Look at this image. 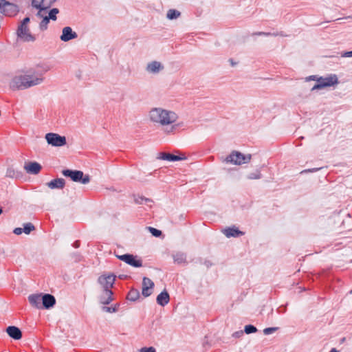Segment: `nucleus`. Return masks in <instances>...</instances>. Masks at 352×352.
Wrapping results in <instances>:
<instances>
[{
  "label": "nucleus",
  "mask_w": 352,
  "mask_h": 352,
  "mask_svg": "<svg viewBox=\"0 0 352 352\" xmlns=\"http://www.w3.org/2000/svg\"><path fill=\"white\" fill-rule=\"evenodd\" d=\"M148 117L150 122L166 136L178 133L184 126V122L179 121V114L170 109L153 107L148 111Z\"/></svg>",
  "instance_id": "nucleus-1"
},
{
  "label": "nucleus",
  "mask_w": 352,
  "mask_h": 352,
  "mask_svg": "<svg viewBox=\"0 0 352 352\" xmlns=\"http://www.w3.org/2000/svg\"><path fill=\"white\" fill-rule=\"evenodd\" d=\"M50 69V67L47 65H38L24 74L14 77L10 86L13 89H25L40 85L43 82L44 74Z\"/></svg>",
  "instance_id": "nucleus-2"
},
{
  "label": "nucleus",
  "mask_w": 352,
  "mask_h": 352,
  "mask_svg": "<svg viewBox=\"0 0 352 352\" xmlns=\"http://www.w3.org/2000/svg\"><path fill=\"white\" fill-rule=\"evenodd\" d=\"M29 22V17L24 18L17 30L18 37L26 42L34 41L35 40V36L30 33V29L28 27Z\"/></svg>",
  "instance_id": "nucleus-3"
},
{
  "label": "nucleus",
  "mask_w": 352,
  "mask_h": 352,
  "mask_svg": "<svg viewBox=\"0 0 352 352\" xmlns=\"http://www.w3.org/2000/svg\"><path fill=\"white\" fill-rule=\"evenodd\" d=\"M251 155H243L238 151H233L226 158L227 163H232L236 165H241L248 163L251 160Z\"/></svg>",
  "instance_id": "nucleus-4"
},
{
  "label": "nucleus",
  "mask_w": 352,
  "mask_h": 352,
  "mask_svg": "<svg viewBox=\"0 0 352 352\" xmlns=\"http://www.w3.org/2000/svg\"><path fill=\"white\" fill-rule=\"evenodd\" d=\"M62 173L64 176L70 177L74 182H79L83 184L89 183L90 181L89 176L84 175L83 173L80 170H72L67 169L63 170Z\"/></svg>",
  "instance_id": "nucleus-5"
},
{
  "label": "nucleus",
  "mask_w": 352,
  "mask_h": 352,
  "mask_svg": "<svg viewBox=\"0 0 352 352\" xmlns=\"http://www.w3.org/2000/svg\"><path fill=\"white\" fill-rule=\"evenodd\" d=\"M116 278V276L113 274H102L98 277V283L103 290H111L115 283Z\"/></svg>",
  "instance_id": "nucleus-6"
},
{
  "label": "nucleus",
  "mask_w": 352,
  "mask_h": 352,
  "mask_svg": "<svg viewBox=\"0 0 352 352\" xmlns=\"http://www.w3.org/2000/svg\"><path fill=\"white\" fill-rule=\"evenodd\" d=\"M45 140L49 144L53 146H62L66 144L67 141L65 136L57 133H49L45 135Z\"/></svg>",
  "instance_id": "nucleus-7"
},
{
  "label": "nucleus",
  "mask_w": 352,
  "mask_h": 352,
  "mask_svg": "<svg viewBox=\"0 0 352 352\" xmlns=\"http://www.w3.org/2000/svg\"><path fill=\"white\" fill-rule=\"evenodd\" d=\"M338 80L336 75H332L327 78H320L318 83L314 85L312 89H321L325 87H330L338 84Z\"/></svg>",
  "instance_id": "nucleus-8"
},
{
  "label": "nucleus",
  "mask_w": 352,
  "mask_h": 352,
  "mask_svg": "<svg viewBox=\"0 0 352 352\" xmlns=\"http://www.w3.org/2000/svg\"><path fill=\"white\" fill-rule=\"evenodd\" d=\"M56 1V0H32V6L39 10L38 16L42 17V11L50 8Z\"/></svg>",
  "instance_id": "nucleus-9"
},
{
  "label": "nucleus",
  "mask_w": 352,
  "mask_h": 352,
  "mask_svg": "<svg viewBox=\"0 0 352 352\" xmlns=\"http://www.w3.org/2000/svg\"><path fill=\"white\" fill-rule=\"evenodd\" d=\"M118 258L125 262L126 263L135 267H140L142 265V261L141 259L138 258L137 256H133V254H123L117 256Z\"/></svg>",
  "instance_id": "nucleus-10"
},
{
  "label": "nucleus",
  "mask_w": 352,
  "mask_h": 352,
  "mask_svg": "<svg viewBox=\"0 0 352 352\" xmlns=\"http://www.w3.org/2000/svg\"><path fill=\"white\" fill-rule=\"evenodd\" d=\"M0 12L6 16H14L18 12V7L17 6L5 0V3H3Z\"/></svg>",
  "instance_id": "nucleus-11"
},
{
  "label": "nucleus",
  "mask_w": 352,
  "mask_h": 352,
  "mask_svg": "<svg viewBox=\"0 0 352 352\" xmlns=\"http://www.w3.org/2000/svg\"><path fill=\"white\" fill-rule=\"evenodd\" d=\"M154 287L153 282L148 278L144 277L142 281V295L145 297L149 296Z\"/></svg>",
  "instance_id": "nucleus-12"
},
{
  "label": "nucleus",
  "mask_w": 352,
  "mask_h": 352,
  "mask_svg": "<svg viewBox=\"0 0 352 352\" xmlns=\"http://www.w3.org/2000/svg\"><path fill=\"white\" fill-rule=\"evenodd\" d=\"M41 164L36 162H30L25 163L24 165L25 170L30 174L36 175L41 171Z\"/></svg>",
  "instance_id": "nucleus-13"
},
{
  "label": "nucleus",
  "mask_w": 352,
  "mask_h": 352,
  "mask_svg": "<svg viewBox=\"0 0 352 352\" xmlns=\"http://www.w3.org/2000/svg\"><path fill=\"white\" fill-rule=\"evenodd\" d=\"M77 36V34L70 27H65L63 29L60 40L66 42L76 38Z\"/></svg>",
  "instance_id": "nucleus-14"
},
{
  "label": "nucleus",
  "mask_w": 352,
  "mask_h": 352,
  "mask_svg": "<svg viewBox=\"0 0 352 352\" xmlns=\"http://www.w3.org/2000/svg\"><path fill=\"white\" fill-rule=\"evenodd\" d=\"M28 300L32 307L37 309H42L43 295L41 294L30 295Z\"/></svg>",
  "instance_id": "nucleus-15"
},
{
  "label": "nucleus",
  "mask_w": 352,
  "mask_h": 352,
  "mask_svg": "<svg viewBox=\"0 0 352 352\" xmlns=\"http://www.w3.org/2000/svg\"><path fill=\"white\" fill-rule=\"evenodd\" d=\"M158 158L163 160L173 162L185 160L186 157L184 155H182V156H179L168 153H160L159 154Z\"/></svg>",
  "instance_id": "nucleus-16"
},
{
  "label": "nucleus",
  "mask_w": 352,
  "mask_h": 352,
  "mask_svg": "<svg viewBox=\"0 0 352 352\" xmlns=\"http://www.w3.org/2000/svg\"><path fill=\"white\" fill-rule=\"evenodd\" d=\"M56 303L55 298L51 294L43 295L42 309H50Z\"/></svg>",
  "instance_id": "nucleus-17"
},
{
  "label": "nucleus",
  "mask_w": 352,
  "mask_h": 352,
  "mask_svg": "<svg viewBox=\"0 0 352 352\" xmlns=\"http://www.w3.org/2000/svg\"><path fill=\"white\" fill-rule=\"evenodd\" d=\"M8 334L15 340H19L22 337L21 330L14 326L8 327L6 329Z\"/></svg>",
  "instance_id": "nucleus-18"
},
{
  "label": "nucleus",
  "mask_w": 352,
  "mask_h": 352,
  "mask_svg": "<svg viewBox=\"0 0 352 352\" xmlns=\"http://www.w3.org/2000/svg\"><path fill=\"white\" fill-rule=\"evenodd\" d=\"M113 292L111 290H103L102 294L100 297V301L103 305H108L113 301Z\"/></svg>",
  "instance_id": "nucleus-19"
},
{
  "label": "nucleus",
  "mask_w": 352,
  "mask_h": 352,
  "mask_svg": "<svg viewBox=\"0 0 352 352\" xmlns=\"http://www.w3.org/2000/svg\"><path fill=\"white\" fill-rule=\"evenodd\" d=\"M65 182L63 179L57 178V179H53V180L50 181V182H48L47 184V186L51 189H54V188L61 189L65 186Z\"/></svg>",
  "instance_id": "nucleus-20"
},
{
  "label": "nucleus",
  "mask_w": 352,
  "mask_h": 352,
  "mask_svg": "<svg viewBox=\"0 0 352 352\" xmlns=\"http://www.w3.org/2000/svg\"><path fill=\"white\" fill-rule=\"evenodd\" d=\"M170 297L167 292H161L157 297V302L161 306H165L169 302Z\"/></svg>",
  "instance_id": "nucleus-21"
},
{
  "label": "nucleus",
  "mask_w": 352,
  "mask_h": 352,
  "mask_svg": "<svg viewBox=\"0 0 352 352\" xmlns=\"http://www.w3.org/2000/svg\"><path fill=\"white\" fill-rule=\"evenodd\" d=\"M162 69V65L157 61H153L147 65V70L151 73H157Z\"/></svg>",
  "instance_id": "nucleus-22"
},
{
  "label": "nucleus",
  "mask_w": 352,
  "mask_h": 352,
  "mask_svg": "<svg viewBox=\"0 0 352 352\" xmlns=\"http://www.w3.org/2000/svg\"><path fill=\"white\" fill-rule=\"evenodd\" d=\"M223 233L227 237H231V236H238L240 235L243 234L242 232L239 230L237 228H229L227 229H225L223 231Z\"/></svg>",
  "instance_id": "nucleus-23"
},
{
  "label": "nucleus",
  "mask_w": 352,
  "mask_h": 352,
  "mask_svg": "<svg viewBox=\"0 0 352 352\" xmlns=\"http://www.w3.org/2000/svg\"><path fill=\"white\" fill-rule=\"evenodd\" d=\"M174 262L177 264H185L186 263V256L184 253L177 252L173 256Z\"/></svg>",
  "instance_id": "nucleus-24"
},
{
  "label": "nucleus",
  "mask_w": 352,
  "mask_h": 352,
  "mask_svg": "<svg viewBox=\"0 0 352 352\" xmlns=\"http://www.w3.org/2000/svg\"><path fill=\"white\" fill-rule=\"evenodd\" d=\"M180 16V12L178 10L170 9L167 12V17L169 19H175Z\"/></svg>",
  "instance_id": "nucleus-25"
},
{
  "label": "nucleus",
  "mask_w": 352,
  "mask_h": 352,
  "mask_svg": "<svg viewBox=\"0 0 352 352\" xmlns=\"http://www.w3.org/2000/svg\"><path fill=\"white\" fill-rule=\"evenodd\" d=\"M139 293L136 289H131L127 295V299L131 301H135L138 299Z\"/></svg>",
  "instance_id": "nucleus-26"
},
{
  "label": "nucleus",
  "mask_w": 352,
  "mask_h": 352,
  "mask_svg": "<svg viewBox=\"0 0 352 352\" xmlns=\"http://www.w3.org/2000/svg\"><path fill=\"white\" fill-rule=\"evenodd\" d=\"M58 12H59L58 9H57V8H53V9H52V10L50 11V12H49V14H48V16H47V18H48L49 19H52V20H53V21H55V20H56V14H57Z\"/></svg>",
  "instance_id": "nucleus-27"
},
{
  "label": "nucleus",
  "mask_w": 352,
  "mask_h": 352,
  "mask_svg": "<svg viewBox=\"0 0 352 352\" xmlns=\"http://www.w3.org/2000/svg\"><path fill=\"white\" fill-rule=\"evenodd\" d=\"M50 20L47 16H44L41 22L40 23V29L41 30H45L47 28Z\"/></svg>",
  "instance_id": "nucleus-28"
},
{
  "label": "nucleus",
  "mask_w": 352,
  "mask_h": 352,
  "mask_svg": "<svg viewBox=\"0 0 352 352\" xmlns=\"http://www.w3.org/2000/svg\"><path fill=\"white\" fill-rule=\"evenodd\" d=\"M23 232L28 234L31 231L34 230V226L31 223H28L24 225Z\"/></svg>",
  "instance_id": "nucleus-29"
},
{
  "label": "nucleus",
  "mask_w": 352,
  "mask_h": 352,
  "mask_svg": "<svg viewBox=\"0 0 352 352\" xmlns=\"http://www.w3.org/2000/svg\"><path fill=\"white\" fill-rule=\"evenodd\" d=\"M244 331L245 332V333L250 334L256 332L257 329L253 325L248 324L245 327Z\"/></svg>",
  "instance_id": "nucleus-30"
},
{
  "label": "nucleus",
  "mask_w": 352,
  "mask_h": 352,
  "mask_svg": "<svg viewBox=\"0 0 352 352\" xmlns=\"http://www.w3.org/2000/svg\"><path fill=\"white\" fill-rule=\"evenodd\" d=\"M248 179H258L261 177V174L259 171H256L255 173H252L249 174L248 176Z\"/></svg>",
  "instance_id": "nucleus-31"
},
{
  "label": "nucleus",
  "mask_w": 352,
  "mask_h": 352,
  "mask_svg": "<svg viewBox=\"0 0 352 352\" xmlns=\"http://www.w3.org/2000/svg\"><path fill=\"white\" fill-rule=\"evenodd\" d=\"M118 305L115 307H103L102 310L105 312L114 313L118 311Z\"/></svg>",
  "instance_id": "nucleus-32"
},
{
  "label": "nucleus",
  "mask_w": 352,
  "mask_h": 352,
  "mask_svg": "<svg viewBox=\"0 0 352 352\" xmlns=\"http://www.w3.org/2000/svg\"><path fill=\"white\" fill-rule=\"evenodd\" d=\"M278 329V327H268V328L264 329L263 333L265 335H269V334H272L274 332L276 331Z\"/></svg>",
  "instance_id": "nucleus-33"
},
{
  "label": "nucleus",
  "mask_w": 352,
  "mask_h": 352,
  "mask_svg": "<svg viewBox=\"0 0 352 352\" xmlns=\"http://www.w3.org/2000/svg\"><path fill=\"white\" fill-rule=\"evenodd\" d=\"M149 230H150L151 233L155 236L157 237L162 234V232L160 230H157L154 228L149 227Z\"/></svg>",
  "instance_id": "nucleus-34"
},
{
  "label": "nucleus",
  "mask_w": 352,
  "mask_h": 352,
  "mask_svg": "<svg viewBox=\"0 0 352 352\" xmlns=\"http://www.w3.org/2000/svg\"><path fill=\"white\" fill-rule=\"evenodd\" d=\"M139 352H156L155 349L153 346L142 347L140 349Z\"/></svg>",
  "instance_id": "nucleus-35"
},
{
  "label": "nucleus",
  "mask_w": 352,
  "mask_h": 352,
  "mask_svg": "<svg viewBox=\"0 0 352 352\" xmlns=\"http://www.w3.org/2000/svg\"><path fill=\"white\" fill-rule=\"evenodd\" d=\"M23 232V230L21 228H16L14 230V233L17 235L21 234Z\"/></svg>",
  "instance_id": "nucleus-36"
},
{
  "label": "nucleus",
  "mask_w": 352,
  "mask_h": 352,
  "mask_svg": "<svg viewBox=\"0 0 352 352\" xmlns=\"http://www.w3.org/2000/svg\"><path fill=\"white\" fill-rule=\"evenodd\" d=\"M343 57H352V51L346 52L342 54Z\"/></svg>",
  "instance_id": "nucleus-37"
},
{
  "label": "nucleus",
  "mask_w": 352,
  "mask_h": 352,
  "mask_svg": "<svg viewBox=\"0 0 352 352\" xmlns=\"http://www.w3.org/2000/svg\"><path fill=\"white\" fill-rule=\"evenodd\" d=\"M254 34V35H265V36L272 35L271 33H266V32H256Z\"/></svg>",
  "instance_id": "nucleus-38"
},
{
  "label": "nucleus",
  "mask_w": 352,
  "mask_h": 352,
  "mask_svg": "<svg viewBox=\"0 0 352 352\" xmlns=\"http://www.w3.org/2000/svg\"><path fill=\"white\" fill-rule=\"evenodd\" d=\"M329 352H339V351L333 348Z\"/></svg>",
  "instance_id": "nucleus-39"
},
{
  "label": "nucleus",
  "mask_w": 352,
  "mask_h": 352,
  "mask_svg": "<svg viewBox=\"0 0 352 352\" xmlns=\"http://www.w3.org/2000/svg\"><path fill=\"white\" fill-rule=\"evenodd\" d=\"M2 212H3V211H2V209H1V208H0V214L2 213Z\"/></svg>",
  "instance_id": "nucleus-40"
},
{
  "label": "nucleus",
  "mask_w": 352,
  "mask_h": 352,
  "mask_svg": "<svg viewBox=\"0 0 352 352\" xmlns=\"http://www.w3.org/2000/svg\"><path fill=\"white\" fill-rule=\"evenodd\" d=\"M351 292L352 293V290H351Z\"/></svg>",
  "instance_id": "nucleus-41"
}]
</instances>
